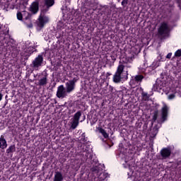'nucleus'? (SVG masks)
Returning <instances> with one entry per match:
<instances>
[{
    "label": "nucleus",
    "instance_id": "obj_27",
    "mask_svg": "<svg viewBox=\"0 0 181 181\" xmlns=\"http://www.w3.org/2000/svg\"><path fill=\"white\" fill-rule=\"evenodd\" d=\"M175 57H181V49H178L175 52Z\"/></svg>",
    "mask_w": 181,
    "mask_h": 181
},
{
    "label": "nucleus",
    "instance_id": "obj_42",
    "mask_svg": "<svg viewBox=\"0 0 181 181\" xmlns=\"http://www.w3.org/2000/svg\"><path fill=\"white\" fill-rule=\"evenodd\" d=\"M65 1H67V0H65Z\"/></svg>",
    "mask_w": 181,
    "mask_h": 181
},
{
    "label": "nucleus",
    "instance_id": "obj_29",
    "mask_svg": "<svg viewBox=\"0 0 181 181\" xmlns=\"http://www.w3.org/2000/svg\"><path fill=\"white\" fill-rule=\"evenodd\" d=\"M127 5H128V0H123L122 1V6H123V8H125Z\"/></svg>",
    "mask_w": 181,
    "mask_h": 181
},
{
    "label": "nucleus",
    "instance_id": "obj_12",
    "mask_svg": "<svg viewBox=\"0 0 181 181\" xmlns=\"http://www.w3.org/2000/svg\"><path fill=\"white\" fill-rule=\"evenodd\" d=\"M171 153H172V151L169 148H165L160 151V155H161L162 159H168V158L170 156Z\"/></svg>",
    "mask_w": 181,
    "mask_h": 181
},
{
    "label": "nucleus",
    "instance_id": "obj_7",
    "mask_svg": "<svg viewBox=\"0 0 181 181\" xmlns=\"http://www.w3.org/2000/svg\"><path fill=\"white\" fill-rule=\"evenodd\" d=\"M43 63V57L42 55H38L30 64L31 67H33L34 70H39V67L42 66Z\"/></svg>",
    "mask_w": 181,
    "mask_h": 181
},
{
    "label": "nucleus",
    "instance_id": "obj_31",
    "mask_svg": "<svg viewBox=\"0 0 181 181\" xmlns=\"http://www.w3.org/2000/svg\"><path fill=\"white\" fill-rule=\"evenodd\" d=\"M158 66H159V62L158 61L153 62V67H154V69H156V67H158Z\"/></svg>",
    "mask_w": 181,
    "mask_h": 181
},
{
    "label": "nucleus",
    "instance_id": "obj_37",
    "mask_svg": "<svg viewBox=\"0 0 181 181\" xmlns=\"http://www.w3.org/2000/svg\"><path fill=\"white\" fill-rule=\"evenodd\" d=\"M33 25L32 24H30L29 25H28V28H33Z\"/></svg>",
    "mask_w": 181,
    "mask_h": 181
},
{
    "label": "nucleus",
    "instance_id": "obj_41",
    "mask_svg": "<svg viewBox=\"0 0 181 181\" xmlns=\"http://www.w3.org/2000/svg\"><path fill=\"white\" fill-rule=\"evenodd\" d=\"M3 45H5L4 42H3Z\"/></svg>",
    "mask_w": 181,
    "mask_h": 181
},
{
    "label": "nucleus",
    "instance_id": "obj_36",
    "mask_svg": "<svg viewBox=\"0 0 181 181\" xmlns=\"http://www.w3.org/2000/svg\"><path fill=\"white\" fill-rule=\"evenodd\" d=\"M2 97H4V95H2L1 94V93H0V101L2 100Z\"/></svg>",
    "mask_w": 181,
    "mask_h": 181
},
{
    "label": "nucleus",
    "instance_id": "obj_34",
    "mask_svg": "<svg viewBox=\"0 0 181 181\" xmlns=\"http://www.w3.org/2000/svg\"><path fill=\"white\" fill-rule=\"evenodd\" d=\"M81 138V141H86V134H82V136Z\"/></svg>",
    "mask_w": 181,
    "mask_h": 181
},
{
    "label": "nucleus",
    "instance_id": "obj_9",
    "mask_svg": "<svg viewBox=\"0 0 181 181\" xmlns=\"http://www.w3.org/2000/svg\"><path fill=\"white\" fill-rule=\"evenodd\" d=\"M67 94L69 93L63 85L58 87L57 92V97H58V98H66Z\"/></svg>",
    "mask_w": 181,
    "mask_h": 181
},
{
    "label": "nucleus",
    "instance_id": "obj_39",
    "mask_svg": "<svg viewBox=\"0 0 181 181\" xmlns=\"http://www.w3.org/2000/svg\"><path fill=\"white\" fill-rule=\"evenodd\" d=\"M110 88H111V90H112V88H113L112 86H110Z\"/></svg>",
    "mask_w": 181,
    "mask_h": 181
},
{
    "label": "nucleus",
    "instance_id": "obj_16",
    "mask_svg": "<svg viewBox=\"0 0 181 181\" xmlns=\"http://www.w3.org/2000/svg\"><path fill=\"white\" fill-rule=\"evenodd\" d=\"M8 144L6 143V140L4 137V136H1L0 137V148L1 149H6L7 148Z\"/></svg>",
    "mask_w": 181,
    "mask_h": 181
},
{
    "label": "nucleus",
    "instance_id": "obj_3",
    "mask_svg": "<svg viewBox=\"0 0 181 181\" xmlns=\"http://www.w3.org/2000/svg\"><path fill=\"white\" fill-rule=\"evenodd\" d=\"M119 156L122 158V160L124 162V163H123V166L124 168H131V165H132L131 164V160H132V154H124L123 153H120Z\"/></svg>",
    "mask_w": 181,
    "mask_h": 181
},
{
    "label": "nucleus",
    "instance_id": "obj_25",
    "mask_svg": "<svg viewBox=\"0 0 181 181\" xmlns=\"http://www.w3.org/2000/svg\"><path fill=\"white\" fill-rule=\"evenodd\" d=\"M134 79L139 82V84H141V81L144 80V76L142 75H136V76H134Z\"/></svg>",
    "mask_w": 181,
    "mask_h": 181
},
{
    "label": "nucleus",
    "instance_id": "obj_13",
    "mask_svg": "<svg viewBox=\"0 0 181 181\" xmlns=\"http://www.w3.org/2000/svg\"><path fill=\"white\" fill-rule=\"evenodd\" d=\"M38 11H39V3L34 1L30 5V11L32 12V13H37Z\"/></svg>",
    "mask_w": 181,
    "mask_h": 181
},
{
    "label": "nucleus",
    "instance_id": "obj_1",
    "mask_svg": "<svg viewBox=\"0 0 181 181\" xmlns=\"http://www.w3.org/2000/svg\"><path fill=\"white\" fill-rule=\"evenodd\" d=\"M134 60V56L127 57L125 58V61H123L124 64H119L116 73L113 76V81L114 83H121V81H125V80H128V72H124V67H125V64L127 63H132Z\"/></svg>",
    "mask_w": 181,
    "mask_h": 181
},
{
    "label": "nucleus",
    "instance_id": "obj_14",
    "mask_svg": "<svg viewBox=\"0 0 181 181\" xmlns=\"http://www.w3.org/2000/svg\"><path fill=\"white\" fill-rule=\"evenodd\" d=\"M168 110H169L168 106L166 105H164L163 108H162L161 122H165V121H166V118L168 117Z\"/></svg>",
    "mask_w": 181,
    "mask_h": 181
},
{
    "label": "nucleus",
    "instance_id": "obj_5",
    "mask_svg": "<svg viewBox=\"0 0 181 181\" xmlns=\"http://www.w3.org/2000/svg\"><path fill=\"white\" fill-rule=\"evenodd\" d=\"M170 30V28L166 23H162L158 28V34L160 36H163V37H165V36H168L169 34V32Z\"/></svg>",
    "mask_w": 181,
    "mask_h": 181
},
{
    "label": "nucleus",
    "instance_id": "obj_15",
    "mask_svg": "<svg viewBox=\"0 0 181 181\" xmlns=\"http://www.w3.org/2000/svg\"><path fill=\"white\" fill-rule=\"evenodd\" d=\"M47 84V75L40 76L38 80V86H45Z\"/></svg>",
    "mask_w": 181,
    "mask_h": 181
},
{
    "label": "nucleus",
    "instance_id": "obj_20",
    "mask_svg": "<svg viewBox=\"0 0 181 181\" xmlns=\"http://www.w3.org/2000/svg\"><path fill=\"white\" fill-rule=\"evenodd\" d=\"M108 177V173H102L98 177L99 181H104Z\"/></svg>",
    "mask_w": 181,
    "mask_h": 181
},
{
    "label": "nucleus",
    "instance_id": "obj_21",
    "mask_svg": "<svg viewBox=\"0 0 181 181\" xmlns=\"http://www.w3.org/2000/svg\"><path fill=\"white\" fill-rule=\"evenodd\" d=\"M158 127H154L153 129H151V132L150 133V138H155V136H156V135H158Z\"/></svg>",
    "mask_w": 181,
    "mask_h": 181
},
{
    "label": "nucleus",
    "instance_id": "obj_32",
    "mask_svg": "<svg viewBox=\"0 0 181 181\" xmlns=\"http://www.w3.org/2000/svg\"><path fill=\"white\" fill-rule=\"evenodd\" d=\"M92 172H95V173H98V167L95 165V167L92 168Z\"/></svg>",
    "mask_w": 181,
    "mask_h": 181
},
{
    "label": "nucleus",
    "instance_id": "obj_33",
    "mask_svg": "<svg viewBox=\"0 0 181 181\" xmlns=\"http://www.w3.org/2000/svg\"><path fill=\"white\" fill-rule=\"evenodd\" d=\"M156 119H158V112H155L153 117V120L156 121Z\"/></svg>",
    "mask_w": 181,
    "mask_h": 181
},
{
    "label": "nucleus",
    "instance_id": "obj_30",
    "mask_svg": "<svg viewBox=\"0 0 181 181\" xmlns=\"http://www.w3.org/2000/svg\"><path fill=\"white\" fill-rule=\"evenodd\" d=\"M23 16H22V13H17V19H18V21H22L23 18Z\"/></svg>",
    "mask_w": 181,
    "mask_h": 181
},
{
    "label": "nucleus",
    "instance_id": "obj_11",
    "mask_svg": "<svg viewBox=\"0 0 181 181\" xmlns=\"http://www.w3.org/2000/svg\"><path fill=\"white\" fill-rule=\"evenodd\" d=\"M2 25H0V42H4L6 46L11 50V42H9V37H5V33H2Z\"/></svg>",
    "mask_w": 181,
    "mask_h": 181
},
{
    "label": "nucleus",
    "instance_id": "obj_17",
    "mask_svg": "<svg viewBox=\"0 0 181 181\" xmlns=\"http://www.w3.org/2000/svg\"><path fill=\"white\" fill-rule=\"evenodd\" d=\"M63 174L60 172H57L54 176V181H63Z\"/></svg>",
    "mask_w": 181,
    "mask_h": 181
},
{
    "label": "nucleus",
    "instance_id": "obj_28",
    "mask_svg": "<svg viewBox=\"0 0 181 181\" xmlns=\"http://www.w3.org/2000/svg\"><path fill=\"white\" fill-rule=\"evenodd\" d=\"M175 97H176V95H175V93H172L168 95V100H174Z\"/></svg>",
    "mask_w": 181,
    "mask_h": 181
},
{
    "label": "nucleus",
    "instance_id": "obj_35",
    "mask_svg": "<svg viewBox=\"0 0 181 181\" xmlns=\"http://www.w3.org/2000/svg\"><path fill=\"white\" fill-rule=\"evenodd\" d=\"M172 57V52H170L167 54L166 59H170Z\"/></svg>",
    "mask_w": 181,
    "mask_h": 181
},
{
    "label": "nucleus",
    "instance_id": "obj_4",
    "mask_svg": "<svg viewBox=\"0 0 181 181\" xmlns=\"http://www.w3.org/2000/svg\"><path fill=\"white\" fill-rule=\"evenodd\" d=\"M80 117H81V112H77L74 115V117L71 119V121L69 122V124L71 125V129H76L77 127H78Z\"/></svg>",
    "mask_w": 181,
    "mask_h": 181
},
{
    "label": "nucleus",
    "instance_id": "obj_2",
    "mask_svg": "<svg viewBox=\"0 0 181 181\" xmlns=\"http://www.w3.org/2000/svg\"><path fill=\"white\" fill-rule=\"evenodd\" d=\"M91 147H90V145L87 144H83L81 145L79 148V151H81L82 155L83 156H86V160L88 162H90L91 159H93V155L91 154Z\"/></svg>",
    "mask_w": 181,
    "mask_h": 181
},
{
    "label": "nucleus",
    "instance_id": "obj_38",
    "mask_svg": "<svg viewBox=\"0 0 181 181\" xmlns=\"http://www.w3.org/2000/svg\"><path fill=\"white\" fill-rule=\"evenodd\" d=\"M127 67H132L131 65H127Z\"/></svg>",
    "mask_w": 181,
    "mask_h": 181
},
{
    "label": "nucleus",
    "instance_id": "obj_26",
    "mask_svg": "<svg viewBox=\"0 0 181 181\" xmlns=\"http://www.w3.org/2000/svg\"><path fill=\"white\" fill-rule=\"evenodd\" d=\"M142 97H143V100H144V101H146L149 98V95H148V93H143Z\"/></svg>",
    "mask_w": 181,
    "mask_h": 181
},
{
    "label": "nucleus",
    "instance_id": "obj_6",
    "mask_svg": "<svg viewBox=\"0 0 181 181\" xmlns=\"http://www.w3.org/2000/svg\"><path fill=\"white\" fill-rule=\"evenodd\" d=\"M165 87H166V83H163V79H157L156 81V83L153 86V91H160V90H163V91H165Z\"/></svg>",
    "mask_w": 181,
    "mask_h": 181
},
{
    "label": "nucleus",
    "instance_id": "obj_22",
    "mask_svg": "<svg viewBox=\"0 0 181 181\" xmlns=\"http://www.w3.org/2000/svg\"><path fill=\"white\" fill-rule=\"evenodd\" d=\"M98 132H100V134H101L103 135V136H104V138L107 139L108 138V134L107 133V132H105V130H104V129L101 128V127H98L97 128Z\"/></svg>",
    "mask_w": 181,
    "mask_h": 181
},
{
    "label": "nucleus",
    "instance_id": "obj_8",
    "mask_svg": "<svg viewBox=\"0 0 181 181\" xmlns=\"http://www.w3.org/2000/svg\"><path fill=\"white\" fill-rule=\"evenodd\" d=\"M49 23V17L41 14L38 18L37 25V27L40 28V29H42V28H45V25H46V23Z\"/></svg>",
    "mask_w": 181,
    "mask_h": 181
},
{
    "label": "nucleus",
    "instance_id": "obj_19",
    "mask_svg": "<svg viewBox=\"0 0 181 181\" xmlns=\"http://www.w3.org/2000/svg\"><path fill=\"white\" fill-rule=\"evenodd\" d=\"M129 85L133 88H135V87L139 86V82L137 80H136L135 78L132 77V78L131 79V81L129 82Z\"/></svg>",
    "mask_w": 181,
    "mask_h": 181
},
{
    "label": "nucleus",
    "instance_id": "obj_40",
    "mask_svg": "<svg viewBox=\"0 0 181 181\" xmlns=\"http://www.w3.org/2000/svg\"><path fill=\"white\" fill-rule=\"evenodd\" d=\"M165 94H168V93L165 91Z\"/></svg>",
    "mask_w": 181,
    "mask_h": 181
},
{
    "label": "nucleus",
    "instance_id": "obj_10",
    "mask_svg": "<svg viewBox=\"0 0 181 181\" xmlns=\"http://www.w3.org/2000/svg\"><path fill=\"white\" fill-rule=\"evenodd\" d=\"M76 79L70 80L65 83L66 92L68 94H70L72 91H74V88L76 87Z\"/></svg>",
    "mask_w": 181,
    "mask_h": 181
},
{
    "label": "nucleus",
    "instance_id": "obj_23",
    "mask_svg": "<svg viewBox=\"0 0 181 181\" xmlns=\"http://www.w3.org/2000/svg\"><path fill=\"white\" fill-rule=\"evenodd\" d=\"M45 5H46L47 8H50V6L54 5V0H45Z\"/></svg>",
    "mask_w": 181,
    "mask_h": 181
},
{
    "label": "nucleus",
    "instance_id": "obj_18",
    "mask_svg": "<svg viewBox=\"0 0 181 181\" xmlns=\"http://www.w3.org/2000/svg\"><path fill=\"white\" fill-rule=\"evenodd\" d=\"M34 52H35V47L30 46L29 47H28V49H25V54H24L26 57L30 56V54L32 53H33Z\"/></svg>",
    "mask_w": 181,
    "mask_h": 181
},
{
    "label": "nucleus",
    "instance_id": "obj_24",
    "mask_svg": "<svg viewBox=\"0 0 181 181\" xmlns=\"http://www.w3.org/2000/svg\"><path fill=\"white\" fill-rule=\"evenodd\" d=\"M15 151H16L15 145H12L7 148L6 153H12L15 152Z\"/></svg>",
    "mask_w": 181,
    "mask_h": 181
}]
</instances>
